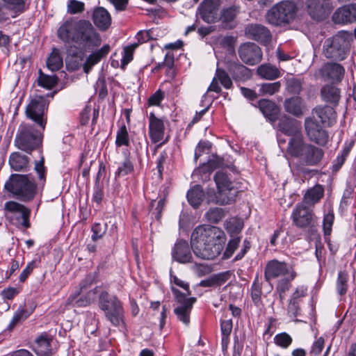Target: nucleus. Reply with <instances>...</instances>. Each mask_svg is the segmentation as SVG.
<instances>
[{"label":"nucleus","instance_id":"obj_33","mask_svg":"<svg viewBox=\"0 0 356 356\" xmlns=\"http://www.w3.org/2000/svg\"><path fill=\"white\" fill-rule=\"evenodd\" d=\"M323 99L327 103L337 106L340 99V90L332 85H325L321 90Z\"/></svg>","mask_w":356,"mask_h":356},{"label":"nucleus","instance_id":"obj_15","mask_svg":"<svg viewBox=\"0 0 356 356\" xmlns=\"http://www.w3.org/2000/svg\"><path fill=\"white\" fill-rule=\"evenodd\" d=\"M238 54L241 60L248 65H254L262 59L261 48L253 42H245L240 45Z\"/></svg>","mask_w":356,"mask_h":356},{"label":"nucleus","instance_id":"obj_49","mask_svg":"<svg viewBox=\"0 0 356 356\" xmlns=\"http://www.w3.org/2000/svg\"><path fill=\"white\" fill-rule=\"evenodd\" d=\"M57 83V78L56 76H49L40 72L38 77V84L45 88L51 89Z\"/></svg>","mask_w":356,"mask_h":356},{"label":"nucleus","instance_id":"obj_55","mask_svg":"<svg viewBox=\"0 0 356 356\" xmlns=\"http://www.w3.org/2000/svg\"><path fill=\"white\" fill-rule=\"evenodd\" d=\"M29 316V314L28 313L27 311H26L24 309L17 310L15 313L11 321L10 322V323L8 326V329L9 330H12L15 327L16 325H17L19 323L26 319Z\"/></svg>","mask_w":356,"mask_h":356},{"label":"nucleus","instance_id":"obj_44","mask_svg":"<svg viewBox=\"0 0 356 356\" xmlns=\"http://www.w3.org/2000/svg\"><path fill=\"white\" fill-rule=\"evenodd\" d=\"M243 227V222L235 218H230L225 222V229L232 237H236L235 236L241 232Z\"/></svg>","mask_w":356,"mask_h":356},{"label":"nucleus","instance_id":"obj_31","mask_svg":"<svg viewBox=\"0 0 356 356\" xmlns=\"http://www.w3.org/2000/svg\"><path fill=\"white\" fill-rule=\"evenodd\" d=\"M324 188L320 184L309 188L304 195L303 200L301 202L307 207H312L318 202L323 197Z\"/></svg>","mask_w":356,"mask_h":356},{"label":"nucleus","instance_id":"obj_24","mask_svg":"<svg viewBox=\"0 0 356 356\" xmlns=\"http://www.w3.org/2000/svg\"><path fill=\"white\" fill-rule=\"evenodd\" d=\"M226 67L235 81H245L252 76L251 70L238 60L227 62Z\"/></svg>","mask_w":356,"mask_h":356},{"label":"nucleus","instance_id":"obj_3","mask_svg":"<svg viewBox=\"0 0 356 356\" xmlns=\"http://www.w3.org/2000/svg\"><path fill=\"white\" fill-rule=\"evenodd\" d=\"M5 188L22 202L32 200L37 191L33 177L31 175L21 174L12 175L6 182Z\"/></svg>","mask_w":356,"mask_h":356},{"label":"nucleus","instance_id":"obj_9","mask_svg":"<svg viewBox=\"0 0 356 356\" xmlns=\"http://www.w3.org/2000/svg\"><path fill=\"white\" fill-rule=\"evenodd\" d=\"M99 307L104 312L107 320L114 326L124 323L123 308L116 296H110L108 293H102Z\"/></svg>","mask_w":356,"mask_h":356},{"label":"nucleus","instance_id":"obj_43","mask_svg":"<svg viewBox=\"0 0 356 356\" xmlns=\"http://www.w3.org/2000/svg\"><path fill=\"white\" fill-rule=\"evenodd\" d=\"M223 161L219 156H213L212 159H209L207 164H204L201 168L195 172L194 175L197 172L207 171L209 174L205 173L206 178L209 177V174L213 170L222 166Z\"/></svg>","mask_w":356,"mask_h":356},{"label":"nucleus","instance_id":"obj_32","mask_svg":"<svg viewBox=\"0 0 356 356\" xmlns=\"http://www.w3.org/2000/svg\"><path fill=\"white\" fill-rule=\"evenodd\" d=\"M258 107L264 115L270 121L277 118L279 109L274 102L268 99H261L258 102Z\"/></svg>","mask_w":356,"mask_h":356},{"label":"nucleus","instance_id":"obj_22","mask_svg":"<svg viewBox=\"0 0 356 356\" xmlns=\"http://www.w3.org/2000/svg\"><path fill=\"white\" fill-rule=\"evenodd\" d=\"M245 33L250 39L257 40L261 43L267 44L271 39L269 30L260 24H250L245 27Z\"/></svg>","mask_w":356,"mask_h":356},{"label":"nucleus","instance_id":"obj_58","mask_svg":"<svg viewBox=\"0 0 356 356\" xmlns=\"http://www.w3.org/2000/svg\"><path fill=\"white\" fill-rule=\"evenodd\" d=\"M107 225L106 223H95L92 227V239L96 241L102 238L106 231Z\"/></svg>","mask_w":356,"mask_h":356},{"label":"nucleus","instance_id":"obj_54","mask_svg":"<svg viewBox=\"0 0 356 356\" xmlns=\"http://www.w3.org/2000/svg\"><path fill=\"white\" fill-rule=\"evenodd\" d=\"M134 170V165L129 159L126 158L118 166L115 172V177H123L131 173Z\"/></svg>","mask_w":356,"mask_h":356},{"label":"nucleus","instance_id":"obj_4","mask_svg":"<svg viewBox=\"0 0 356 356\" xmlns=\"http://www.w3.org/2000/svg\"><path fill=\"white\" fill-rule=\"evenodd\" d=\"M352 40L351 33L345 31H339L325 40L323 45V54L329 59L343 60L349 54Z\"/></svg>","mask_w":356,"mask_h":356},{"label":"nucleus","instance_id":"obj_48","mask_svg":"<svg viewBox=\"0 0 356 356\" xmlns=\"http://www.w3.org/2000/svg\"><path fill=\"white\" fill-rule=\"evenodd\" d=\"M348 275L345 271H340L337 280V291L339 295H343L348 289Z\"/></svg>","mask_w":356,"mask_h":356},{"label":"nucleus","instance_id":"obj_23","mask_svg":"<svg viewBox=\"0 0 356 356\" xmlns=\"http://www.w3.org/2000/svg\"><path fill=\"white\" fill-rule=\"evenodd\" d=\"M277 129L281 133L291 138L302 134L301 123L296 120L287 118L286 116L280 119Z\"/></svg>","mask_w":356,"mask_h":356},{"label":"nucleus","instance_id":"obj_21","mask_svg":"<svg viewBox=\"0 0 356 356\" xmlns=\"http://www.w3.org/2000/svg\"><path fill=\"white\" fill-rule=\"evenodd\" d=\"M324 152L321 148L308 143L298 159L306 165H317L322 159Z\"/></svg>","mask_w":356,"mask_h":356},{"label":"nucleus","instance_id":"obj_25","mask_svg":"<svg viewBox=\"0 0 356 356\" xmlns=\"http://www.w3.org/2000/svg\"><path fill=\"white\" fill-rule=\"evenodd\" d=\"M220 84L226 89H230L232 87V81L229 74L222 68H217L215 76L208 88V91H213L219 93L221 91Z\"/></svg>","mask_w":356,"mask_h":356},{"label":"nucleus","instance_id":"obj_13","mask_svg":"<svg viewBox=\"0 0 356 356\" xmlns=\"http://www.w3.org/2000/svg\"><path fill=\"white\" fill-rule=\"evenodd\" d=\"M220 0H204L199 6L197 14L205 22L211 24L220 19Z\"/></svg>","mask_w":356,"mask_h":356},{"label":"nucleus","instance_id":"obj_34","mask_svg":"<svg viewBox=\"0 0 356 356\" xmlns=\"http://www.w3.org/2000/svg\"><path fill=\"white\" fill-rule=\"evenodd\" d=\"M284 108L288 113L299 117L302 115L305 106L300 97H294L285 100Z\"/></svg>","mask_w":356,"mask_h":356},{"label":"nucleus","instance_id":"obj_30","mask_svg":"<svg viewBox=\"0 0 356 356\" xmlns=\"http://www.w3.org/2000/svg\"><path fill=\"white\" fill-rule=\"evenodd\" d=\"M110 51V46L104 44L102 48L92 51L83 63V71L88 73L91 68L98 63Z\"/></svg>","mask_w":356,"mask_h":356},{"label":"nucleus","instance_id":"obj_42","mask_svg":"<svg viewBox=\"0 0 356 356\" xmlns=\"http://www.w3.org/2000/svg\"><path fill=\"white\" fill-rule=\"evenodd\" d=\"M63 58L59 50L54 49L47 60V66L52 72L57 71L63 67Z\"/></svg>","mask_w":356,"mask_h":356},{"label":"nucleus","instance_id":"obj_39","mask_svg":"<svg viewBox=\"0 0 356 356\" xmlns=\"http://www.w3.org/2000/svg\"><path fill=\"white\" fill-rule=\"evenodd\" d=\"M314 113L318 116L323 124H330L336 117L334 110L330 106L317 107L314 108Z\"/></svg>","mask_w":356,"mask_h":356},{"label":"nucleus","instance_id":"obj_16","mask_svg":"<svg viewBox=\"0 0 356 356\" xmlns=\"http://www.w3.org/2000/svg\"><path fill=\"white\" fill-rule=\"evenodd\" d=\"M294 268L285 262L279 261L276 259L269 261L265 267L264 277L267 282L272 280L282 278L291 275Z\"/></svg>","mask_w":356,"mask_h":356},{"label":"nucleus","instance_id":"obj_59","mask_svg":"<svg viewBox=\"0 0 356 356\" xmlns=\"http://www.w3.org/2000/svg\"><path fill=\"white\" fill-rule=\"evenodd\" d=\"M334 219V216L332 212H329L324 216L323 228L325 235L329 236L331 234Z\"/></svg>","mask_w":356,"mask_h":356},{"label":"nucleus","instance_id":"obj_14","mask_svg":"<svg viewBox=\"0 0 356 356\" xmlns=\"http://www.w3.org/2000/svg\"><path fill=\"white\" fill-rule=\"evenodd\" d=\"M44 103L41 97L33 99L26 108L27 118L35 122L40 129L44 131L46 125V120L44 119Z\"/></svg>","mask_w":356,"mask_h":356},{"label":"nucleus","instance_id":"obj_52","mask_svg":"<svg viewBox=\"0 0 356 356\" xmlns=\"http://www.w3.org/2000/svg\"><path fill=\"white\" fill-rule=\"evenodd\" d=\"M274 341L277 346L282 348H287L291 344L293 339L286 332H282L275 336Z\"/></svg>","mask_w":356,"mask_h":356},{"label":"nucleus","instance_id":"obj_64","mask_svg":"<svg viewBox=\"0 0 356 356\" xmlns=\"http://www.w3.org/2000/svg\"><path fill=\"white\" fill-rule=\"evenodd\" d=\"M229 271L223 272L212 276L215 285H221L227 282L230 277Z\"/></svg>","mask_w":356,"mask_h":356},{"label":"nucleus","instance_id":"obj_18","mask_svg":"<svg viewBox=\"0 0 356 356\" xmlns=\"http://www.w3.org/2000/svg\"><path fill=\"white\" fill-rule=\"evenodd\" d=\"M293 222L300 228H307L314 224V214L309 207L300 203L296 205L291 215Z\"/></svg>","mask_w":356,"mask_h":356},{"label":"nucleus","instance_id":"obj_62","mask_svg":"<svg viewBox=\"0 0 356 356\" xmlns=\"http://www.w3.org/2000/svg\"><path fill=\"white\" fill-rule=\"evenodd\" d=\"M136 38L138 40V42L136 44H138V45L140 44L147 42V41L152 40L154 38L152 35V31H140L136 35Z\"/></svg>","mask_w":356,"mask_h":356},{"label":"nucleus","instance_id":"obj_2","mask_svg":"<svg viewBox=\"0 0 356 356\" xmlns=\"http://www.w3.org/2000/svg\"><path fill=\"white\" fill-rule=\"evenodd\" d=\"M58 36L65 42H74L88 49L97 47L102 42L99 33L86 19L65 21L59 27Z\"/></svg>","mask_w":356,"mask_h":356},{"label":"nucleus","instance_id":"obj_12","mask_svg":"<svg viewBox=\"0 0 356 356\" xmlns=\"http://www.w3.org/2000/svg\"><path fill=\"white\" fill-rule=\"evenodd\" d=\"M344 73L345 69L341 65L327 62L315 71L314 76L316 78L321 79L324 81L337 83L342 80Z\"/></svg>","mask_w":356,"mask_h":356},{"label":"nucleus","instance_id":"obj_57","mask_svg":"<svg viewBox=\"0 0 356 356\" xmlns=\"http://www.w3.org/2000/svg\"><path fill=\"white\" fill-rule=\"evenodd\" d=\"M238 13L237 8L235 6L229 7L222 10L221 15L220 14V19L223 22H232Z\"/></svg>","mask_w":356,"mask_h":356},{"label":"nucleus","instance_id":"obj_61","mask_svg":"<svg viewBox=\"0 0 356 356\" xmlns=\"http://www.w3.org/2000/svg\"><path fill=\"white\" fill-rule=\"evenodd\" d=\"M286 88L290 92L298 93L302 88L301 82L297 79H289L286 81Z\"/></svg>","mask_w":356,"mask_h":356},{"label":"nucleus","instance_id":"obj_45","mask_svg":"<svg viewBox=\"0 0 356 356\" xmlns=\"http://www.w3.org/2000/svg\"><path fill=\"white\" fill-rule=\"evenodd\" d=\"M281 88L280 81L265 83L260 85L259 95H273L277 92Z\"/></svg>","mask_w":356,"mask_h":356},{"label":"nucleus","instance_id":"obj_60","mask_svg":"<svg viewBox=\"0 0 356 356\" xmlns=\"http://www.w3.org/2000/svg\"><path fill=\"white\" fill-rule=\"evenodd\" d=\"M240 241V237H233L228 242V244L224 253L225 256L227 258H229L233 254L236 249L238 248Z\"/></svg>","mask_w":356,"mask_h":356},{"label":"nucleus","instance_id":"obj_10","mask_svg":"<svg viewBox=\"0 0 356 356\" xmlns=\"http://www.w3.org/2000/svg\"><path fill=\"white\" fill-rule=\"evenodd\" d=\"M7 218L15 225H21L24 228L30 227L29 218L31 210L24 205L15 202L8 201L4 204Z\"/></svg>","mask_w":356,"mask_h":356},{"label":"nucleus","instance_id":"obj_40","mask_svg":"<svg viewBox=\"0 0 356 356\" xmlns=\"http://www.w3.org/2000/svg\"><path fill=\"white\" fill-rule=\"evenodd\" d=\"M332 19L337 24L352 23L351 11L349 5L338 8L332 16Z\"/></svg>","mask_w":356,"mask_h":356},{"label":"nucleus","instance_id":"obj_35","mask_svg":"<svg viewBox=\"0 0 356 356\" xmlns=\"http://www.w3.org/2000/svg\"><path fill=\"white\" fill-rule=\"evenodd\" d=\"M297 273L296 271H291V275L280 278L276 286V291L279 294L280 298L282 300L285 297V293L291 287V282L296 278Z\"/></svg>","mask_w":356,"mask_h":356},{"label":"nucleus","instance_id":"obj_6","mask_svg":"<svg viewBox=\"0 0 356 356\" xmlns=\"http://www.w3.org/2000/svg\"><path fill=\"white\" fill-rule=\"evenodd\" d=\"M218 193L210 195L208 201L225 205L234 202L238 193L236 184L231 181L228 175L222 171H218L214 176Z\"/></svg>","mask_w":356,"mask_h":356},{"label":"nucleus","instance_id":"obj_1","mask_svg":"<svg viewBox=\"0 0 356 356\" xmlns=\"http://www.w3.org/2000/svg\"><path fill=\"white\" fill-rule=\"evenodd\" d=\"M225 237L224 232L217 227L200 225L191 234V248L196 257L202 259H213L220 254Z\"/></svg>","mask_w":356,"mask_h":356},{"label":"nucleus","instance_id":"obj_8","mask_svg":"<svg viewBox=\"0 0 356 356\" xmlns=\"http://www.w3.org/2000/svg\"><path fill=\"white\" fill-rule=\"evenodd\" d=\"M297 7L290 1H282L273 6L266 14L267 21L273 25L289 24L296 17Z\"/></svg>","mask_w":356,"mask_h":356},{"label":"nucleus","instance_id":"obj_29","mask_svg":"<svg viewBox=\"0 0 356 356\" xmlns=\"http://www.w3.org/2000/svg\"><path fill=\"white\" fill-rule=\"evenodd\" d=\"M92 20L95 26L102 31L106 30L111 24V15L103 7H98L94 10Z\"/></svg>","mask_w":356,"mask_h":356},{"label":"nucleus","instance_id":"obj_50","mask_svg":"<svg viewBox=\"0 0 356 356\" xmlns=\"http://www.w3.org/2000/svg\"><path fill=\"white\" fill-rule=\"evenodd\" d=\"M83 54H81L80 56L77 55L69 56L66 59L67 67L72 71L77 70L81 66L83 67Z\"/></svg>","mask_w":356,"mask_h":356},{"label":"nucleus","instance_id":"obj_41","mask_svg":"<svg viewBox=\"0 0 356 356\" xmlns=\"http://www.w3.org/2000/svg\"><path fill=\"white\" fill-rule=\"evenodd\" d=\"M204 197V193L202 188L197 185L188 191L187 199L189 204L193 207H197L202 202Z\"/></svg>","mask_w":356,"mask_h":356},{"label":"nucleus","instance_id":"obj_53","mask_svg":"<svg viewBox=\"0 0 356 356\" xmlns=\"http://www.w3.org/2000/svg\"><path fill=\"white\" fill-rule=\"evenodd\" d=\"M224 211L220 208H213L209 209L205 214L208 221L216 223L221 220L224 217Z\"/></svg>","mask_w":356,"mask_h":356},{"label":"nucleus","instance_id":"obj_46","mask_svg":"<svg viewBox=\"0 0 356 356\" xmlns=\"http://www.w3.org/2000/svg\"><path fill=\"white\" fill-rule=\"evenodd\" d=\"M130 139L127 128L125 125L121 126L116 133L115 145L117 147L122 145L129 146Z\"/></svg>","mask_w":356,"mask_h":356},{"label":"nucleus","instance_id":"obj_11","mask_svg":"<svg viewBox=\"0 0 356 356\" xmlns=\"http://www.w3.org/2000/svg\"><path fill=\"white\" fill-rule=\"evenodd\" d=\"M172 291L176 296L177 302L179 305L174 309V312L177 318L185 325L190 323V314L193 305L196 301L195 298H186V295H183L178 289L172 287Z\"/></svg>","mask_w":356,"mask_h":356},{"label":"nucleus","instance_id":"obj_20","mask_svg":"<svg viewBox=\"0 0 356 356\" xmlns=\"http://www.w3.org/2000/svg\"><path fill=\"white\" fill-rule=\"evenodd\" d=\"M148 135L151 141L153 143H157L163 141L164 139L165 129L163 119L156 117L154 113H150L148 116Z\"/></svg>","mask_w":356,"mask_h":356},{"label":"nucleus","instance_id":"obj_28","mask_svg":"<svg viewBox=\"0 0 356 356\" xmlns=\"http://www.w3.org/2000/svg\"><path fill=\"white\" fill-rule=\"evenodd\" d=\"M307 145L308 143L305 140L302 134L290 138L286 148V153L292 157L298 159Z\"/></svg>","mask_w":356,"mask_h":356},{"label":"nucleus","instance_id":"obj_47","mask_svg":"<svg viewBox=\"0 0 356 356\" xmlns=\"http://www.w3.org/2000/svg\"><path fill=\"white\" fill-rule=\"evenodd\" d=\"M138 47V44L134 43L123 49L122 58L121 59V67L122 69H124L127 64L133 60L134 51Z\"/></svg>","mask_w":356,"mask_h":356},{"label":"nucleus","instance_id":"obj_19","mask_svg":"<svg viewBox=\"0 0 356 356\" xmlns=\"http://www.w3.org/2000/svg\"><path fill=\"white\" fill-rule=\"evenodd\" d=\"M307 2L309 15L316 21L325 19L334 8L332 3L326 0H307Z\"/></svg>","mask_w":356,"mask_h":356},{"label":"nucleus","instance_id":"obj_63","mask_svg":"<svg viewBox=\"0 0 356 356\" xmlns=\"http://www.w3.org/2000/svg\"><path fill=\"white\" fill-rule=\"evenodd\" d=\"M35 170L38 175V178L42 182L45 180V168L44 166V158L42 157L39 161L35 163Z\"/></svg>","mask_w":356,"mask_h":356},{"label":"nucleus","instance_id":"obj_38","mask_svg":"<svg viewBox=\"0 0 356 356\" xmlns=\"http://www.w3.org/2000/svg\"><path fill=\"white\" fill-rule=\"evenodd\" d=\"M28 163V157L19 152L12 153L9 158V164L11 168L15 171L24 170L27 166Z\"/></svg>","mask_w":356,"mask_h":356},{"label":"nucleus","instance_id":"obj_26","mask_svg":"<svg viewBox=\"0 0 356 356\" xmlns=\"http://www.w3.org/2000/svg\"><path fill=\"white\" fill-rule=\"evenodd\" d=\"M172 257L177 262L186 264L192 260L191 248L186 241L180 240L175 245L172 252Z\"/></svg>","mask_w":356,"mask_h":356},{"label":"nucleus","instance_id":"obj_27","mask_svg":"<svg viewBox=\"0 0 356 356\" xmlns=\"http://www.w3.org/2000/svg\"><path fill=\"white\" fill-rule=\"evenodd\" d=\"M52 338L46 333L38 336L33 344V350L38 356H51V342Z\"/></svg>","mask_w":356,"mask_h":356},{"label":"nucleus","instance_id":"obj_17","mask_svg":"<svg viewBox=\"0 0 356 356\" xmlns=\"http://www.w3.org/2000/svg\"><path fill=\"white\" fill-rule=\"evenodd\" d=\"M305 129L309 140L319 145H325L328 141V134L313 118H307Z\"/></svg>","mask_w":356,"mask_h":356},{"label":"nucleus","instance_id":"obj_7","mask_svg":"<svg viewBox=\"0 0 356 356\" xmlns=\"http://www.w3.org/2000/svg\"><path fill=\"white\" fill-rule=\"evenodd\" d=\"M94 280V275H88L86 279L80 283V290L69 296L67 300V304L74 307H86L95 302L98 297L99 302L102 293H107L104 291L101 286H97L93 289L88 291L86 295L77 298L81 291L83 289H86L93 282Z\"/></svg>","mask_w":356,"mask_h":356},{"label":"nucleus","instance_id":"obj_56","mask_svg":"<svg viewBox=\"0 0 356 356\" xmlns=\"http://www.w3.org/2000/svg\"><path fill=\"white\" fill-rule=\"evenodd\" d=\"M261 286L259 282L258 277H257L253 282L251 291L252 298L255 304L261 302Z\"/></svg>","mask_w":356,"mask_h":356},{"label":"nucleus","instance_id":"obj_5","mask_svg":"<svg viewBox=\"0 0 356 356\" xmlns=\"http://www.w3.org/2000/svg\"><path fill=\"white\" fill-rule=\"evenodd\" d=\"M42 131L41 129H35L30 124H20L15 138V146L22 151L31 154L42 145Z\"/></svg>","mask_w":356,"mask_h":356},{"label":"nucleus","instance_id":"obj_36","mask_svg":"<svg viewBox=\"0 0 356 356\" xmlns=\"http://www.w3.org/2000/svg\"><path fill=\"white\" fill-rule=\"evenodd\" d=\"M5 7L11 12V17H16L26 10V0H1Z\"/></svg>","mask_w":356,"mask_h":356},{"label":"nucleus","instance_id":"obj_51","mask_svg":"<svg viewBox=\"0 0 356 356\" xmlns=\"http://www.w3.org/2000/svg\"><path fill=\"white\" fill-rule=\"evenodd\" d=\"M85 9V3L78 0H68L67 3V12L71 15L82 13Z\"/></svg>","mask_w":356,"mask_h":356},{"label":"nucleus","instance_id":"obj_37","mask_svg":"<svg viewBox=\"0 0 356 356\" xmlns=\"http://www.w3.org/2000/svg\"><path fill=\"white\" fill-rule=\"evenodd\" d=\"M257 74L267 80H274L280 76L279 70L270 64L260 65L257 70Z\"/></svg>","mask_w":356,"mask_h":356}]
</instances>
